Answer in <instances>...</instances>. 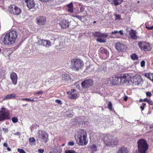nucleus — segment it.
Masks as SVG:
<instances>
[{"label": "nucleus", "instance_id": "obj_1", "mask_svg": "<svg viewBox=\"0 0 153 153\" xmlns=\"http://www.w3.org/2000/svg\"><path fill=\"white\" fill-rule=\"evenodd\" d=\"M17 37L16 32L12 30L5 34L3 39V42L5 45H11L15 42Z\"/></svg>", "mask_w": 153, "mask_h": 153}, {"label": "nucleus", "instance_id": "obj_2", "mask_svg": "<svg viewBox=\"0 0 153 153\" xmlns=\"http://www.w3.org/2000/svg\"><path fill=\"white\" fill-rule=\"evenodd\" d=\"M103 140L106 146L111 147L117 146L119 142L117 138H114L112 135L109 134L105 136Z\"/></svg>", "mask_w": 153, "mask_h": 153}, {"label": "nucleus", "instance_id": "obj_3", "mask_svg": "<svg viewBox=\"0 0 153 153\" xmlns=\"http://www.w3.org/2000/svg\"><path fill=\"white\" fill-rule=\"evenodd\" d=\"M137 143L138 153H146L149 146L146 140L144 139H140L137 141Z\"/></svg>", "mask_w": 153, "mask_h": 153}, {"label": "nucleus", "instance_id": "obj_4", "mask_svg": "<svg viewBox=\"0 0 153 153\" xmlns=\"http://www.w3.org/2000/svg\"><path fill=\"white\" fill-rule=\"evenodd\" d=\"M72 68L76 71L82 69L84 66V63L81 59L78 58H74L71 60Z\"/></svg>", "mask_w": 153, "mask_h": 153}, {"label": "nucleus", "instance_id": "obj_5", "mask_svg": "<svg viewBox=\"0 0 153 153\" xmlns=\"http://www.w3.org/2000/svg\"><path fill=\"white\" fill-rule=\"evenodd\" d=\"M10 119L9 113L6 109L2 108L0 109V121L8 120Z\"/></svg>", "mask_w": 153, "mask_h": 153}, {"label": "nucleus", "instance_id": "obj_6", "mask_svg": "<svg viewBox=\"0 0 153 153\" xmlns=\"http://www.w3.org/2000/svg\"><path fill=\"white\" fill-rule=\"evenodd\" d=\"M9 11L11 14L16 15H18L21 12L20 9L14 4L10 5L9 7Z\"/></svg>", "mask_w": 153, "mask_h": 153}, {"label": "nucleus", "instance_id": "obj_7", "mask_svg": "<svg viewBox=\"0 0 153 153\" xmlns=\"http://www.w3.org/2000/svg\"><path fill=\"white\" fill-rule=\"evenodd\" d=\"M138 45L140 48L144 51H148L150 50L151 46L148 42H140L139 43Z\"/></svg>", "mask_w": 153, "mask_h": 153}, {"label": "nucleus", "instance_id": "obj_8", "mask_svg": "<svg viewBox=\"0 0 153 153\" xmlns=\"http://www.w3.org/2000/svg\"><path fill=\"white\" fill-rule=\"evenodd\" d=\"M94 83L93 80L91 79L85 80L81 83V85L82 88L85 89L88 88L91 86Z\"/></svg>", "mask_w": 153, "mask_h": 153}, {"label": "nucleus", "instance_id": "obj_9", "mask_svg": "<svg viewBox=\"0 0 153 153\" xmlns=\"http://www.w3.org/2000/svg\"><path fill=\"white\" fill-rule=\"evenodd\" d=\"M110 84L113 85H119L120 82L119 77L118 74L114 75L111 77L109 79Z\"/></svg>", "mask_w": 153, "mask_h": 153}, {"label": "nucleus", "instance_id": "obj_10", "mask_svg": "<svg viewBox=\"0 0 153 153\" xmlns=\"http://www.w3.org/2000/svg\"><path fill=\"white\" fill-rule=\"evenodd\" d=\"M87 133L86 131L83 129H81L79 130L76 132L75 136L76 137L79 138L80 141H81V139L80 138L81 137L83 138V140H85V138H87Z\"/></svg>", "mask_w": 153, "mask_h": 153}, {"label": "nucleus", "instance_id": "obj_11", "mask_svg": "<svg viewBox=\"0 0 153 153\" xmlns=\"http://www.w3.org/2000/svg\"><path fill=\"white\" fill-rule=\"evenodd\" d=\"M120 84H125L128 81L129 75L127 74H118Z\"/></svg>", "mask_w": 153, "mask_h": 153}, {"label": "nucleus", "instance_id": "obj_12", "mask_svg": "<svg viewBox=\"0 0 153 153\" xmlns=\"http://www.w3.org/2000/svg\"><path fill=\"white\" fill-rule=\"evenodd\" d=\"M142 80V79L140 75L139 74H135L133 78V85L135 86L138 85Z\"/></svg>", "mask_w": 153, "mask_h": 153}, {"label": "nucleus", "instance_id": "obj_13", "mask_svg": "<svg viewBox=\"0 0 153 153\" xmlns=\"http://www.w3.org/2000/svg\"><path fill=\"white\" fill-rule=\"evenodd\" d=\"M69 22L68 20L63 19L61 20L59 23L62 29H66L69 27Z\"/></svg>", "mask_w": 153, "mask_h": 153}, {"label": "nucleus", "instance_id": "obj_14", "mask_svg": "<svg viewBox=\"0 0 153 153\" xmlns=\"http://www.w3.org/2000/svg\"><path fill=\"white\" fill-rule=\"evenodd\" d=\"M75 139L76 141V142L79 145L85 146L88 143V140H86V138H85V140H83V138L82 137L80 138L81 139V141H80L79 138L76 137L75 136Z\"/></svg>", "mask_w": 153, "mask_h": 153}, {"label": "nucleus", "instance_id": "obj_15", "mask_svg": "<svg viewBox=\"0 0 153 153\" xmlns=\"http://www.w3.org/2000/svg\"><path fill=\"white\" fill-rule=\"evenodd\" d=\"M10 77L13 84L15 85L17 83L18 77L17 74L14 72H12L10 74Z\"/></svg>", "mask_w": 153, "mask_h": 153}, {"label": "nucleus", "instance_id": "obj_16", "mask_svg": "<svg viewBox=\"0 0 153 153\" xmlns=\"http://www.w3.org/2000/svg\"><path fill=\"white\" fill-rule=\"evenodd\" d=\"M39 138L41 139V141L46 143L48 140V135L45 132H42L39 136Z\"/></svg>", "mask_w": 153, "mask_h": 153}, {"label": "nucleus", "instance_id": "obj_17", "mask_svg": "<svg viewBox=\"0 0 153 153\" xmlns=\"http://www.w3.org/2000/svg\"><path fill=\"white\" fill-rule=\"evenodd\" d=\"M100 50L101 53L104 54L103 59H108L109 57V53L108 51L103 47H101Z\"/></svg>", "mask_w": 153, "mask_h": 153}, {"label": "nucleus", "instance_id": "obj_18", "mask_svg": "<svg viewBox=\"0 0 153 153\" xmlns=\"http://www.w3.org/2000/svg\"><path fill=\"white\" fill-rule=\"evenodd\" d=\"M46 20L45 18L41 16L37 17L36 18L37 23L39 25H44Z\"/></svg>", "mask_w": 153, "mask_h": 153}, {"label": "nucleus", "instance_id": "obj_19", "mask_svg": "<svg viewBox=\"0 0 153 153\" xmlns=\"http://www.w3.org/2000/svg\"><path fill=\"white\" fill-rule=\"evenodd\" d=\"M27 6L29 9L33 8L35 7V3L33 0H25Z\"/></svg>", "mask_w": 153, "mask_h": 153}, {"label": "nucleus", "instance_id": "obj_20", "mask_svg": "<svg viewBox=\"0 0 153 153\" xmlns=\"http://www.w3.org/2000/svg\"><path fill=\"white\" fill-rule=\"evenodd\" d=\"M111 4L116 6L121 4L123 0H107Z\"/></svg>", "mask_w": 153, "mask_h": 153}, {"label": "nucleus", "instance_id": "obj_21", "mask_svg": "<svg viewBox=\"0 0 153 153\" xmlns=\"http://www.w3.org/2000/svg\"><path fill=\"white\" fill-rule=\"evenodd\" d=\"M116 153H129V151L127 148L122 146L118 148Z\"/></svg>", "mask_w": 153, "mask_h": 153}, {"label": "nucleus", "instance_id": "obj_22", "mask_svg": "<svg viewBox=\"0 0 153 153\" xmlns=\"http://www.w3.org/2000/svg\"><path fill=\"white\" fill-rule=\"evenodd\" d=\"M76 90L75 89L71 90L70 91L67 92V94H70L69 97L70 99H76L77 96V94L76 93H73Z\"/></svg>", "mask_w": 153, "mask_h": 153}, {"label": "nucleus", "instance_id": "obj_23", "mask_svg": "<svg viewBox=\"0 0 153 153\" xmlns=\"http://www.w3.org/2000/svg\"><path fill=\"white\" fill-rule=\"evenodd\" d=\"M94 36L96 37H100V36H104V37H107L108 35L106 33H101L100 32L96 31L93 34Z\"/></svg>", "mask_w": 153, "mask_h": 153}, {"label": "nucleus", "instance_id": "obj_24", "mask_svg": "<svg viewBox=\"0 0 153 153\" xmlns=\"http://www.w3.org/2000/svg\"><path fill=\"white\" fill-rule=\"evenodd\" d=\"M116 48L118 51H122L125 48V46L122 43H117L116 44Z\"/></svg>", "mask_w": 153, "mask_h": 153}, {"label": "nucleus", "instance_id": "obj_25", "mask_svg": "<svg viewBox=\"0 0 153 153\" xmlns=\"http://www.w3.org/2000/svg\"><path fill=\"white\" fill-rule=\"evenodd\" d=\"M136 33L137 32L136 31L133 29H131L129 33V36H130L132 39H136L137 38Z\"/></svg>", "mask_w": 153, "mask_h": 153}, {"label": "nucleus", "instance_id": "obj_26", "mask_svg": "<svg viewBox=\"0 0 153 153\" xmlns=\"http://www.w3.org/2000/svg\"><path fill=\"white\" fill-rule=\"evenodd\" d=\"M89 148L90 149V152L92 153H94L96 151H97V147L96 145L94 144H92V145L89 146Z\"/></svg>", "mask_w": 153, "mask_h": 153}, {"label": "nucleus", "instance_id": "obj_27", "mask_svg": "<svg viewBox=\"0 0 153 153\" xmlns=\"http://www.w3.org/2000/svg\"><path fill=\"white\" fill-rule=\"evenodd\" d=\"M16 95L14 93L11 94L6 95L4 97V99L5 100H10V99H13L16 97Z\"/></svg>", "mask_w": 153, "mask_h": 153}, {"label": "nucleus", "instance_id": "obj_28", "mask_svg": "<svg viewBox=\"0 0 153 153\" xmlns=\"http://www.w3.org/2000/svg\"><path fill=\"white\" fill-rule=\"evenodd\" d=\"M67 7L68 8V11L70 13H72L73 11V7L72 3H71L67 5Z\"/></svg>", "mask_w": 153, "mask_h": 153}, {"label": "nucleus", "instance_id": "obj_29", "mask_svg": "<svg viewBox=\"0 0 153 153\" xmlns=\"http://www.w3.org/2000/svg\"><path fill=\"white\" fill-rule=\"evenodd\" d=\"M105 37H104V36H100L97 38L96 40L97 42L100 43H105L106 42V40L105 39Z\"/></svg>", "mask_w": 153, "mask_h": 153}, {"label": "nucleus", "instance_id": "obj_30", "mask_svg": "<svg viewBox=\"0 0 153 153\" xmlns=\"http://www.w3.org/2000/svg\"><path fill=\"white\" fill-rule=\"evenodd\" d=\"M144 76L148 78L151 81H152L153 79V74L151 73H148L145 74Z\"/></svg>", "mask_w": 153, "mask_h": 153}, {"label": "nucleus", "instance_id": "obj_31", "mask_svg": "<svg viewBox=\"0 0 153 153\" xmlns=\"http://www.w3.org/2000/svg\"><path fill=\"white\" fill-rule=\"evenodd\" d=\"M131 58L132 60H137L138 59V55L135 53L132 54L131 56Z\"/></svg>", "mask_w": 153, "mask_h": 153}, {"label": "nucleus", "instance_id": "obj_32", "mask_svg": "<svg viewBox=\"0 0 153 153\" xmlns=\"http://www.w3.org/2000/svg\"><path fill=\"white\" fill-rule=\"evenodd\" d=\"M117 33H120V34L121 35H122L123 34V31L121 30H120L119 31H118L117 30H115L114 31L112 32L111 33V34L112 35L116 34Z\"/></svg>", "mask_w": 153, "mask_h": 153}, {"label": "nucleus", "instance_id": "obj_33", "mask_svg": "<svg viewBox=\"0 0 153 153\" xmlns=\"http://www.w3.org/2000/svg\"><path fill=\"white\" fill-rule=\"evenodd\" d=\"M46 41V40L41 39L38 41V42L39 45H43L44 46L45 45Z\"/></svg>", "mask_w": 153, "mask_h": 153}, {"label": "nucleus", "instance_id": "obj_34", "mask_svg": "<svg viewBox=\"0 0 153 153\" xmlns=\"http://www.w3.org/2000/svg\"><path fill=\"white\" fill-rule=\"evenodd\" d=\"M29 143H32L36 141L34 137H30L29 139Z\"/></svg>", "mask_w": 153, "mask_h": 153}, {"label": "nucleus", "instance_id": "obj_35", "mask_svg": "<svg viewBox=\"0 0 153 153\" xmlns=\"http://www.w3.org/2000/svg\"><path fill=\"white\" fill-rule=\"evenodd\" d=\"M12 120L13 123H16L18 121V119L16 117H14L12 118Z\"/></svg>", "mask_w": 153, "mask_h": 153}, {"label": "nucleus", "instance_id": "obj_36", "mask_svg": "<svg viewBox=\"0 0 153 153\" xmlns=\"http://www.w3.org/2000/svg\"><path fill=\"white\" fill-rule=\"evenodd\" d=\"M65 153H76V152L74 150H68L65 151Z\"/></svg>", "mask_w": 153, "mask_h": 153}, {"label": "nucleus", "instance_id": "obj_37", "mask_svg": "<svg viewBox=\"0 0 153 153\" xmlns=\"http://www.w3.org/2000/svg\"><path fill=\"white\" fill-rule=\"evenodd\" d=\"M121 16L118 14H116L115 15V19H118L119 20H122L121 18Z\"/></svg>", "mask_w": 153, "mask_h": 153}, {"label": "nucleus", "instance_id": "obj_38", "mask_svg": "<svg viewBox=\"0 0 153 153\" xmlns=\"http://www.w3.org/2000/svg\"><path fill=\"white\" fill-rule=\"evenodd\" d=\"M18 151L19 152V153H26L25 151L22 149H20L19 148L17 149Z\"/></svg>", "mask_w": 153, "mask_h": 153}, {"label": "nucleus", "instance_id": "obj_39", "mask_svg": "<svg viewBox=\"0 0 153 153\" xmlns=\"http://www.w3.org/2000/svg\"><path fill=\"white\" fill-rule=\"evenodd\" d=\"M73 17H75L79 19L81 21H82V18L83 17V16H73Z\"/></svg>", "mask_w": 153, "mask_h": 153}, {"label": "nucleus", "instance_id": "obj_40", "mask_svg": "<svg viewBox=\"0 0 153 153\" xmlns=\"http://www.w3.org/2000/svg\"><path fill=\"white\" fill-rule=\"evenodd\" d=\"M46 44H45V45L46 46H47V45H48V46H49L51 45V42L49 41L46 40Z\"/></svg>", "mask_w": 153, "mask_h": 153}, {"label": "nucleus", "instance_id": "obj_41", "mask_svg": "<svg viewBox=\"0 0 153 153\" xmlns=\"http://www.w3.org/2000/svg\"><path fill=\"white\" fill-rule=\"evenodd\" d=\"M146 95L147 97H150L152 96L151 93L149 91L146 92Z\"/></svg>", "mask_w": 153, "mask_h": 153}, {"label": "nucleus", "instance_id": "obj_42", "mask_svg": "<svg viewBox=\"0 0 153 153\" xmlns=\"http://www.w3.org/2000/svg\"><path fill=\"white\" fill-rule=\"evenodd\" d=\"M74 144V143L73 141H70L68 143V146H73Z\"/></svg>", "mask_w": 153, "mask_h": 153}, {"label": "nucleus", "instance_id": "obj_43", "mask_svg": "<svg viewBox=\"0 0 153 153\" xmlns=\"http://www.w3.org/2000/svg\"><path fill=\"white\" fill-rule=\"evenodd\" d=\"M140 65L142 67H143L145 65V62L144 61H142L140 63Z\"/></svg>", "mask_w": 153, "mask_h": 153}, {"label": "nucleus", "instance_id": "obj_44", "mask_svg": "<svg viewBox=\"0 0 153 153\" xmlns=\"http://www.w3.org/2000/svg\"><path fill=\"white\" fill-rule=\"evenodd\" d=\"M56 102L59 104L61 105L62 104L61 101L59 100H56L55 101Z\"/></svg>", "mask_w": 153, "mask_h": 153}, {"label": "nucleus", "instance_id": "obj_45", "mask_svg": "<svg viewBox=\"0 0 153 153\" xmlns=\"http://www.w3.org/2000/svg\"><path fill=\"white\" fill-rule=\"evenodd\" d=\"M43 93V91H40L36 93L35 94H42Z\"/></svg>", "mask_w": 153, "mask_h": 153}, {"label": "nucleus", "instance_id": "obj_46", "mask_svg": "<svg viewBox=\"0 0 153 153\" xmlns=\"http://www.w3.org/2000/svg\"><path fill=\"white\" fill-rule=\"evenodd\" d=\"M22 100H26V101H34L33 100H31L29 98L23 99H22Z\"/></svg>", "mask_w": 153, "mask_h": 153}, {"label": "nucleus", "instance_id": "obj_47", "mask_svg": "<svg viewBox=\"0 0 153 153\" xmlns=\"http://www.w3.org/2000/svg\"><path fill=\"white\" fill-rule=\"evenodd\" d=\"M38 151L39 153H43L44 151V149H39Z\"/></svg>", "mask_w": 153, "mask_h": 153}, {"label": "nucleus", "instance_id": "obj_48", "mask_svg": "<svg viewBox=\"0 0 153 153\" xmlns=\"http://www.w3.org/2000/svg\"><path fill=\"white\" fill-rule=\"evenodd\" d=\"M146 28L148 30H152V29H153V25L152 26L150 27H148L147 26H146Z\"/></svg>", "mask_w": 153, "mask_h": 153}, {"label": "nucleus", "instance_id": "obj_49", "mask_svg": "<svg viewBox=\"0 0 153 153\" xmlns=\"http://www.w3.org/2000/svg\"><path fill=\"white\" fill-rule=\"evenodd\" d=\"M2 130L4 131V133H6L8 131V129L7 128H3Z\"/></svg>", "mask_w": 153, "mask_h": 153}, {"label": "nucleus", "instance_id": "obj_50", "mask_svg": "<svg viewBox=\"0 0 153 153\" xmlns=\"http://www.w3.org/2000/svg\"><path fill=\"white\" fill-rule=\"evenodd\" d=\"M14 135H20L21 134V133L19 132H16V133H14Z\"/></svg>", "mask_w": 153, "mask_h": 153}, {"label": "nucleus", "instance_id": "obj_51", "mask_svg": "<svg viewBox=\"0 0 153 153\" xmlns=\"http://www.w3.org/2000/svg\"><path fill=\"white\" fill-rule=\"evenodd\" d=\"M144 102H151V100H149V99H148L147 98H146V99H145L144 100Z\"/></svg>", "mask_w": 153, "mask_h": 153}, {"label": "nucleus", "instance_id": "obj_52", "mask_svg": "<svg viewBox=\"0 0 153 153\" xmlns=\"http://www.w3.org/2000/svg\"><path fill=\"white\" fill-rule=\"evenodd\" d=\"M108 108L110 111H112V106H108Z\"/></svg>", "mask_w": 153, "mask_h": 153}, {"label": "nucleus", "instance_id": "obj_53", "mask_svg": "<svg viewBox=\"0 0 153 153\" xmlns=\"http://www.w3.org/2000/svg\"><path fill=\"white\" fill-rule=\"evenodd\" d=\"M0 99H1L0 100V102H2L4 100H6L5 99H4V97H2L0 98Z\"/></svg>", "mask_w": 153, "mask_h": 153}, {"label": "nucleus", "instance_id": "obj_54", "mask_svg": "<svg viewBox=\"0 0 153 153\" xmlns=\"http://www.w3.org/2000/svg\"><path fill=\"white\" fill-rule=\"evenodd\" d=\"M3 145L5 147H7L8 146L7 144V143H3Z\"/></svg>", "mask_w": 153, "mask_h": 153}, {"label": "nucleus", "instance_id": "obj_55", "mask_svg": "<svg viewBox=\"0 0 153 153\" xmlns=\"http://www.w3.org/2000/svg\"><path fill=\"white\" fill-rule=\"evenodd\" d=\"M73 114H68V117H71L73 116Z\"/></svg>", "mask_w": 153, "mask_h": 153}, {"label": "nucleus", "instance_id": "obj_56", "mask_svg": "<svg viewBox=\"0 0 153 153\" xmlns=\"http://www.w3.org/2000/svg\"><path fill=\"white\" fill-rule=\"evenodd\" d=\"M145 106H141L140 108L142 111H143L144 110Z\"/></svg>", "mask_w": 153, "mask_h": 153}, {"label": "nucleus", "instance_id": "obj_57", "mask_svg": "<svg viewBox=\"0 0 153 153\" xmlns=\"http://www.w3.org/2000/svg\"><path fill=\"white\" fill-rule=\"evenodd\" d=\"M84 9L83 7H80V10L81 12H83L84 11Z\"/></svg>", "mask_w": 153, "mask_h": 153}, {"label": "nucleus", "instance_id": "obj_58", "mask_svg": "<svg viewBox=\"0 0 153 153\" xmlns=\"http://www.w3.org/2000/svg\"><path fill=\"white\" fill-rule=\"evenodd\" d=\"M147 102L149 105H152V102L151 100V102Z\"/></svg>", "mask_w": 153, "mask_h": 153}, {"label": "nucleus", "instance_id": "obj_59", "mask_svg": "<svg viewBox=\"0 0 153 153\" xmlns=\"http://www.w3.org/2000/svg\"><path fill=\"white\" fill-rule=\"evenodd\" d=\"M7 150L9 151H11V149L9 147H8L7 148Z\"/></svg>", "mask_w": 153, "mask_h": 153}, {"label": "nucleus", "instance_id": "obj_60", "mask_svg": "<svg viewBox=\"0 0 153 153\" xmlns=\"http://www.w3.org/2000/svg\"><path fill=\"white\" fill-rule=\"evenodd\" d=\"M127 99H128V97H126L124 98V100H125V101H126L127 100Z\"/></svg>", "mask_w": 153, "mask_h": 153}, {"label": "nucleus", "instance_id": "obj_61", "mask_svg": "<svg viewBox=\"0 0 153 153\" xmlns=\"http://www.w3.org/2000/svg\"><path fill=\"white\" fill-rule=\"evenodd\" d=\"M150 128H153V125H151L150 126Z\"/></svg>", "mask_w": 153, "mask_h": 153}, {"label": "nucleus", "instance_id": "obj_62", "mask_svg": "<svg viewBox=\"0 0 153 153\" xmlns=\"http://www.w3.org/2000/svg\"><path fill=\"white\" fill-rule=\"evenodd\" d=\"M139 102H143V101H144V100H143L142 99H140L139 100Z\"/></svg>", "mask_w": 153, "mask_h": 153}, {"label": "nucleus", "instance_id": "obj_63", "mask_svg": "<svg viewBox=\"0 0 153 153\" xmlns=\"http://www.w3.org/2000/svg\"><path fill=\"white\" fill-rule=\"evenodd\" d=\"M108 105H112L111 103V102H109Z\"/></svg>", "mask_w": 153, "mask_h": 153}, {"label": "nucleus", "instance_id": "obj_64", "mask_svg": "<svg viewBox=\"0 0 153 153\" xmlns=\"http://www.w3.org/2000/svg\"><path fill=\"white\" fill-rule=\"evenodd\" d=\"M142 105H146V104L145 103H142Z\"/></svg>", "mask_w": 153, "mask_h": 153}]
</instances>
